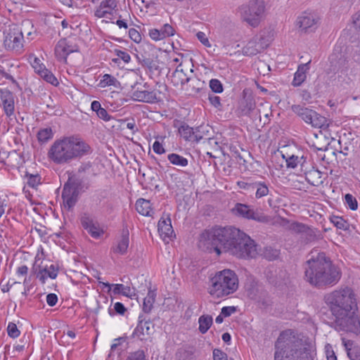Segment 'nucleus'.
Returning a JSON list of instances; mask_svg holds the SVG:
<instances>
[{"mask_svg": "<svg viewBox=\"0 0 360 360\" xmlns=\"http://www.w3.org/2000/svg\"><path fill=\"white\" fill-rule=\"evenodd\" d=\"M81 186V181L79 179H70L65 184L62 192V198L65 207L68 210L72 209L78 200L79 189Z\"/></svg>", "mask_w": 360, "mask_h": 360, "instance_id": "1a4fd4ad", "label": "nucleus"}, {"mask_svg": "<svg viewBox=\"0 0 360 360\" xmlns=\"http://www.w3.org/2000/svg\"><path fill=\"white\" fill-rule=\"evenodd\" d=\"M323 300L335 318L347 314L356 306V296L351 288L345 287L324 295Z\"/></svg>", "mask_w": 360, "mask_h": 360, "instance_id": "39448f33", "label": "nucleus"}, {"mask_svg": "<svg viewBox=\"0 0 360 360\" xmlns=\"http://www.w3.org/2000/svg\"><path fill=\"white\" fill-rule=\"evenodd\" d=\"M213 323V319L210 315H202L198 319L199 331L205 334L210 329Z\"/></svg>", "mask_w": 360, "mask_h": 360, "instance_id": "f704fd0d", "label": "nucleus"}, {"mask_svg": "<svg viewBox=\"0 0 360 360\" xmlns=\"http://www.w3.org/2000/svg\"><path fill=\"white\" fill-rule=\"evenodd\" d=\"M127 311L126 307L121 302H116L114 304V309H109L108 313L110 316H114L115 314L119 315H124V312Z\"/></svg>", "mask_w": 360, "mask_h": 360, "instance_id": "3c124183", "label": "nucleus"}, {"mask_svg": "<svg viewBox=\"0 0 360 360\" xmlns=\"http://www.w3.org/2000/svg\"><path fill=\"white\" fill-rule=\"evenodd\" d=\"M114 52L118 58L112 59L113 62L117 63L119 59H122L126 63H128L130 61L131 57L128 52L119 49H115Z\"/></svg>", "mask_w": 360, "mask_h": 360, "instance_id": "864d4df0", "label": "nucleus"}, {"mask_svg": "<svg viewBox=\"0 0 360 360\" xmlns=\"http://www.w3.org/2000/svg\"><path fill=\"white\" fill-rule=\"evenodd\" d=\"M195 349L193 347H186L180 349L177 352L179 360H191L193 359Z\"/></svg>", "mask_w": 360, "mask_h": 360, "instance_id": "ea45409f", "label": "nucleus"}, {"mask_svg": "<svg viewBox=\"0 0 360 360\" xmlns=\"http://www.w3.org/2000/svg\"><path fill=\"white\" fill-rule=\"evenodd\" d=\"M28 176L27 179V184L31 187H35L37 186L41 180V177L39 175H27Z\"/></svg>", "mask_w": 360, "mask_h": 360, "instance_id": "e2e57ef3", "label": "nucleus"}, {"mask_svg": "<svg viewBox=\"0 0 360 360\" xmlns=\"http://www.w3.org/2000/svg\"><path fill=\"white\" fill-rule=\"evenodd\" d=\"M7 333L8 336L12 338H16L20 335V330L18 329L15 323L10 322L7 327Z\"/></svg>", "mask_w": 360, "mask_h": 360, "instance_id": "13d9d810", "label": "nucleus"}, {"mask_svg": "<svg viewBox=\"0 0 360 360\" xmlns=\"http://www.w3.org/2000/svg\"><path fill=\"white\" fill-rule=\"evenodd\" d=\"M117 79L108 74H105L103 75V79L101 80V84L102 86H116V83H117Z\"/></svg>", "mask_w": 360, "mask_h": 360, "instance_id": "603ef678", "label": "nucleus"}, {"mask_svg": "<svg viewBox=\"0 0 360 360\" xmlns=\"http://www.w3.org/2000/svg\"><path fill=\"white\" fill-rule=\"evenodd\" d=\"M257 181H253L252 179H247L246 181H240L237 182L238 186L240 188L244 189L248 193H254L255 192V185L256 184Z\"/></svg>", "mask_w": 360, "mask_h": 360, "instance_id": "a18cd8bd", "label": "nucleus"}, {"mask_svg": "<svg viewBox=\"0 0 360 360\" xmlns=\"http://www.w3.org/2000/svg\"><path fill=\"white\" fill-rule=\"evenodd\" d=\"M58 273V268L53 264L49 267L40 268L37 274V277L39 279L41 283H45L47 276L55 279Z\"/></svg>", "mask_w": 360, "mask_h": 360, "instance_id": "a878e982", "label": "nucleus"}, {"mask_svg": "<svg viewBox=\"0 0 360 360\" xmlns=\"http://www.w3.org/2000/svg\"><path fill=\"white\" fill-rule=\"evenodd\" d=\"M180 67L181 64L176 68L172 75L171 80L175 86H178L179 85L182 86L184 84L189 82L191 80V78L187 77L183 70L180 69Z\"/></svg>", "mask_w": 360, "mask_h": 360, "instance_id": "c756f323", "label": "nucleus"}, {"mask_svg": "<svg viewBox=\"0 0 360 360\" xmlns=\"http://www.w3.org/2000/svg\"><path fill=\"white\" fill-rule=\"evenodd\" d=\"M37 73L47 82L57 86L58 84V79L53 74L45 68L44 65H39V69L37 70Z\"/></svg>", "mask_w": 360, "mask_h": 360, "instance_id": "72a5a7b5", "label": "nucleus"}, {"mask_svg": "<svg viewBox=\"0 0 360 360\" xmlns=\"http://www.w3.org/2000/svg\"><path fill=\"white\" fill-rule=\"evenodd\" d=\"M208 125H200L194 129V141L198 143L201 139H203L206 133L209 132Z\"/></svg>", "mask_w": 360, "mask_h": 360, "instance_id": "c03bdc74", "label": "nucleus"}, {"mask_svg": "<svg viewBox=\"0 0 360 360\" xmlns=\"http://www.w3.org/2000/svg\"><path fill=\"white\" fill-rule=\"evenodd\" d=\"M129 36L130 39L136 43H139L141 41V36L140 33L134 28L129 29Z\"/></svg>", "mask_w": 360, "mask_h": 360, "instance_id": "69168bd1", "label": "nucleus"}, {"mask_svg": "<svg viewBox=\"0 0 360 360\" xmlns=\"http://www.w3.org/2000/svg\"><path fill=\"white\" fill-rule=\"evenodd\" d=\"M304 269L305 280L317 288L333 286L341 278L339 268L323 252L316 255L311 252V258L305 262Z\"/></svg>", "mask_w": 360, "mask_h": 360, "instance_id": "f03ea898", "label": "nucleus"}, {"mask_svg": "<svg viewBox=\"0 0 360 360\" xmlns=\"http://www.w3.org/2000/svg\"><path fill=\"white\" fill-rule=\"evenodd\" d=\"M167 158L170 163L178 167H185L188 164V161L186 158L176 153L169 154Z\"/></svg>", "mask_w": 360, "mask_h": 360, "instance_id": "58836bf2", "label": "nucleus"}, {"mask_svg": "<svg viewBox=\"0 0 360 360\" xmlns=\"http://www.w3.org/2000/svg\"><path fill=\"white\" fill-rule=\"evenodd\" d=\"M264 10V2L262 0H251L248 4L239 7L243 20L254 27L259 24Z\"/></svg>", "mask_w": 360, "mask_h": 360, "instance_id": "0eeeda50", "label": "nucleus"}, {"mask_svg": "<svg viewBox=\"0 0 360 360\" xmlns=\"http://www.w3.org/2000/svg\"><path fill=\"white\" fill-rule=\"evenodd\" d=\"M213 359L214 360H228L226 354L219 349L213 350Z\"/></svg>", "mask_w": 360, "mask_h": 360, "instance_id": "338daca9", "label": "nucleus"}, {"mask_svg": "<svg viewBox=\"0 0 360 360\" xmlns=\"http://www.w3.org/2000/svg\"><path fill=\"white\" fill-rule=\"evenodd\" d=\"M125 360H148L146 353L143 349H138L129 353Z\"/></svg>", "mask_w": 360, "mask_h": 360, "instance_id": "de8ad7c7", "label": "nucleus"}, {"mask_svg": "<svg viewBox=\"0 0 360 360\" xmlns=\"http://www.w3.org/2000/svg\"><path fill=\"white\" fill-rule=\"evenodd\" d=\"M301 170L305 175L306 181L314 186H319L323 183L322 172L311 165V164L304 160L301 163Z\"/></svg>", "mask_w": 360, "mask_h": 360, "instance_id": "2eb2a0df", "label": "nucleus"}, {"mask_svg": "<svg viewBox=\"0 0 360 360\" xmlns=\"http://www.w3.org/2000/svg\"><path fill=\"white\" fill-rule=\"evenodd\" d=\"M334 321L342 330L353 333L356 335L360 333L359 316L352 310L347 314L335 318Z\"/></svg>", "mask_w": 360, "mask_h": 360, "instance_id": "9d476101", "label": "nucleus"}, {"mask_svg": "<svg viewBox=\"0 0 360 360\" xmlns=\"http://www.w3.org/2000/svg\"><path fill=\"white\" fill-rule=\"evenodd\" d=\"M320 18L313 12H303L296 20V25L302 32L308 33L314 32L319 24Z\"/></svg>", "mask_w": 360, "mask_h": 360, "instance_id": "f8f14e48", "label": "nucleus"}, {"mask_svg": "<svg viewBox=\"0 0 360 360\" xmlns=\"http://www.w3.org/2000/svg\"><path fill=\"white\" fill-rule=\"evenodd\" d=\"M268 46L265 38L255 37L243 48V53L245 56H253L264 51Z\"/></svg>", "mask_w": 360, "mask_h": 360, "instance_id": "6ab92c4d", "label": "nucleus"}, {"mask_svg": "<svg viewBox=\"0 0 360 360\" xmlns=\"http://www.w3.org/2000/svg\"><path fill=\"white\" fill-rule=\"evenodd\" d=\"M274 360H313L311 352L291 329L282 331L275 342Z\"/></svg>", "mask_w": 360, "mask_h": 360, "instance_id": "20e7f679", "label": "nucleus"}, {"mask_svg": "<svg viewBox=\"0 0 360 360\" xmlns=\"http://www.w3.org/2000/svg\"><path fill=\"white\" fill-rule=\"evenodd\" d=\"M155 292L149 290L147 296L143 299V311L145 313H150L155 300Z\"/></svg>", "mask_w": 360, "mask_h": 360, "instance_id": "e433bc0d", "label": "nucleus"}, {"mask_svg": "<svg viewBox=\"0 0 360 360\" xmlns=\"http://www.w3.org/2000/svg\"><path fill=\"white\" fill-rule=\"evenodd\" d=\"M330 221L338 228L342 230L347 229V221L340 217L333 216L330 217Z\"/></svg>", "mask_w": 360, "mask_h": 360, "instance_id": "8fccbe9b", "label": "nucleus"}, {"mask_svg": "<svg viewBox=\"0 0 360 360\" xmlns=\"http://www.w3.org/2000/svg\"><path fill=\"white\" fill-rule=\"evenodd\" d=\"M306 77H307L306 75L301 74V73H299V72H296L295 73V76H294V79H293V81L292 82V84L294 86H299L305 80Z\"/></svg>", "mask_w": 360, "mask_h": 360, "instance_id": "052dcab7", "label": "nucleus"}, {"mask_svg": "<svg viewBox=\"0 0 360 360\" xmlns=\"http://www.w3.org/2000/svg\"><path fill=\"white\" fill-rule=\"evenodd\" d=\"M247 296L255 301L261 302L266 296V292L254 278H249L245 285Z\"/></svg>", "mask_w": 360, "mask_h": 360, "instance_id": "f3484780", "label": "nucleus"}, {"mask_svg": "<svg viewBox=\"0 0 360 360\" xmlns=\"http://www.w3.org/2000/svg\"><path fill=\"white\" fill-rule=\"evenodd\" d=\"M212 285L210 293L217 297L227 296L237 290L238 279L235 272L224 269L217 272L210 280Z\"/></svg>", "mask_w": 360, "mask_h": 360, "instance_id": "423d86ee", "label": "nucleus"}, {"mask_svg": "<svg viewBox=\"0 0 360 360\" xmlns=\"http://www.w3.org/2000/svg\"><path fill=\"white\" fill-rule=\"evenodd\" d=\"M209 84L211 90L214 93L219 94L224 90L221 82L217 79H212Z\"/></svg>", "mask_w": 360, "mask_h": 360, "instance_id": "5fc2aeb1", "label": "nucleus"}, {"mask_svg": "<svg viewBox=\"0 0 360 360\" xmlns=\"http://www.w3.org/2000/svg\"><path fill=\"white\" fill-rule=\"evenodd\" d=\"M233 212L239 217L247 219H252L259 222H268L269 218L262 212L255 210L249 205L242 203H237L232 210Z\"/></svg>", "mask_w": 360, "mask_h": 360, "instance_id": "ddd939ff", "label": "nucleus"}, {"mask_svg": "<svg viewBox=\"0 0 360 360\" xmlns=\"http://www.w3.org/2000/svg\"><path fill=\"white\" fill-rule=\"evenodd\" d=\"M208 99L214 108L220 109L221 108V98L218 96L209 94Z\"/></svg>", "mask_w": 360, "mask_h": 360, "instance_id": "680f3d73", "label": "nucleus"}, {"mask_svg": "<svg viewBox=\"0 0 360 360\" xmlns=\"http://www.w3.org/2000/svg\"><path fill=\"white\" fill-rule=\"evenodd\" d=\"M4 46L8 51L20 53L23 48V31L14 25L4 32Z\"/></svg>", "mask_w": 360, "mask_h": 360, "instance_id": "6e6552de", "label": "nucleus"}, {"mask_svg": "<svg viewBox=\"0 0 360 360\" xmlns=\"http://www.w3.org/2000/svg\"><path fill=\"white\" fill-rule=\"evenodd\" d=\"M139 63L141 64L143 67L148 68L150 71L153 70H157V65L155 61L150 58H148L143 56L141 57H139Z\"/></svg>", "mask_w": 360, "mask_h": 360, "instance_id": "49530a36", "label": "nucleus"}, {"mask_svg": "<svg viewBox=\"0 0 360 360\" xmlns=\"http://www.w3.org/2000/svg\"><path fill=\"white\" fill-rule=\"evenodd\" d=\"M0 101L6 115L8 117L12 115L15 110L13 94L8 89H1Z\"/></svg>", "mask_w": 360, "mask_h": 360, "instance_id": "5701e85b", "label": "nucleus"}, {"mask_svg": "<svg viewBox=\"0 0 360 360\" xmlns=\"http://www.w3.org/2000/svg\"><path fill=\"white\" fill-rule=\"evenodd\" d=\"M210 250L217 255L223 252L238 258H255L259 254L257 245L245 233L232 226H216L206 231L200 236Z\"/></svg>", "mask_w": 360, "mask_h": 360, "instance_id": "f257e3e1", "label": "nucleus"}, {"mask_svg": "<svg viewBox=\"0 0 360 360\" xmlns=\"http://www.w3.org/2000/svg\"><path fill=\"white\" fill-rule=\"evenodd\" d=\"M345 203L352 210H356L358 208V202L355 197L350 193L345 195Z\"/></svg>", "mask_w": 360, "mask_h": 360, "instance_id": "09e8293b", "label": "nucleus"}, {"mask_svg": "<svg viewBox=\"0 0 360 360\" xmlns=\"http://www.w3.org/2000/svg\"><path fill=\"white\" fill-rule=\"evenodd\" d=\"M136 209L137 212L143 216H150L152 210L150 208V202L149 200L140 198L136 202Z\"/></svg>", "mask_w": 360, "mask_h": 360, "instance_id": "473e14b6", "label": "nucleus"}, {"mask_svg": "<svg viewBox=\"0 0 360 360\" xmlns=\"http://www.w3.org/2000/svg\"><path fill=\"white\" fill-rule=\"evenodd\" d=\"M292 111L298 116L305 123H307L308 120L311 114H313L311 108L306 107L302 104H295L291 106Z\"/></svg>", "mask_w": 360, "mask_h": 360, "instance_id": "cd10ccee", "label": "nucleus"}, {"mask_svg": "<svg viewBox=\"0 0 360 360\" xmlns=\"http://www.w3.org/2000/svg\"><path fill=\"white\" fill-rule=\"evenodd\" d=\"M283 157L285 158L287 167L291 168H295L298 164L301 165L302 162L307 160L306 158H304L303 155L299 157L298 155H292L285 157V155H283Z\"/></svg>", "mask_w": 360, "mask_h": 360, "instance_id": "a19ab883", "label": "nucleus"}, {"mask_svg": "<svg viewBox=\"0 0 360 360\" xmlns=\"http://www.w3.org/2000/svg\"><path fill=\"white\" fill-rule=\"evenodd\" d=\"M255 194L256 198L266 196L269 193V184L265 181H257L255 185Z\"/></svg>", "mask_w": 360, "mask_h": 360, "instance_id": "c9c22d12", "label": "nucleus"}, {"mask_svg": "<svg viewBox=\"0 0 360 360\" xmlns=\"http://www.w3.org/2000/svg\"><path fill=\"white\" fill-rule=\"evenodd\" d=\"M91 153V147L82 138L70 136L56 140L49 150L48 157L57 165H65Z\"/></svg>", "mask_w": 360, "mask_h": 360, "instance_id": "7ed1b4c3", "label": "nucleus"}, {"mask_svg": "<svg viewBox=\"0 0 360 360\" xmlns=\"http://www.w3.org/2000/svg\"><path fill=\"white\" fill-rule=\"evenodd\" d=\"M93 165L91 162H82L80 166L78 168V174H90L93 171Z\"/></svg>", "mask_w": 360, "mask_h": 360, "instance_id": "4d7b16f0", "label": "nucleus"}, {"mask_svg": "<svg viewBox=\"0 0 360 360\" xmlns=\"http://www.w3.org/2000/svg\"><path fill=\"white\" fill-rule=\"evenodd\" d=\"M105 287H108V290H110L111 288L113 287L112 292L115 295L121 294L124 296L131 297L134 293V291L129 286H125L123 284H110L109 283L100 282Z\"/></svg>", "mask_w": 360, "mask_h": 360, "instance_id": "bb28decb", "label": "nucleus"}, {"mask_svg": "<svg viewBox=\"0 0 360 360\" xmlns=\"http://www.w3.org/2000/svg\"><path fill=\"white\" fill-rule=\"evenodd\" d=\"M77 51V47L66 38L60 39L55 47V55L58 60L67 62V57L71 53Z\"/></svg>", "mask_w": 360, "mask_h": 360, "instance_id": "a211bd4d", "label": "nucleus"}, {"mask_svg": "<svg viewBox=\"0 0 360 360\" xmlns=\"http://www.w3.org/2000/svg\"><path fill=\"white\" fill-rule=\"evenodd\" d=\"M148 34L150 37L155 41H159L164 39L162 35L161 30L151 29L149 30Z\"/></svg>", "mask_w": 360, "mask_h": 360, "instance_id": "0e129e2a", "label": "nucleus"}, {"mask_svg": "<svg viewBox=\"0 0 360 360\" xmlns=\"http://www.w3.org/2000/svg\"><path fill=\"white\" fill-rule=\"evenodd\" d=\"M189 82H191L190 86L191 87V91L194 94H199L206 89L205 82L199 79L191 78Z\"/></svg>", "mask_w": 360, "mask_h": 360, "instance_id": "37998d69", "label": "nucleus"}, {"mask_svg": "<svg viewBox=\"0 0 360 360\" xmlns=\"http://www.w3.org/2000/svg\"><path fill=\"white\" fill-rule=\"evenodd\" d=\"M154 333V324L143 314L139 316V323L133 332V337L141 341L146 340Z\"/></svg>", "mask_w": 360, "mask_h": 360, "instance_id": "4468645a", "label": "nucleus"}, {"mask_svg": "<svg viewBox=\"0 0 360 360\" xmlns=\"http://www.w3.org/2000/svg\"><path fill=\"white\" fill-rule=\"evenodd\" d=\"M290 229L296 233L301 234L302 238L306 243L314 241L319 237V235H317L319 231L316 229L309 227L302 223L293 222L290 225Z\"/></svg>", "mask_w": 360, "mask_h": 360, "instance_id": "dca6fc26", "label": "nucleus"}, {"mask_svg": "<svg viewBox=\"0 0 360 360\" xmlns=\"http://www.w3.org/2000/svg\"><path fill=\"white\" fill-rule=\"evenodd\" d=\"M179 132L181 137L186 141H194V128L184 123L179 128Z\"/></svg>", "mask_w": 360, "mask_h": 360, "instance_id": "4c0bfd02", "label": "nucleus"}, {"mask_svg": "<svg viewBox=\"0 0 360 360\" xmlns=\"http://www.w3.org/2000/svg\"><path fill=\"white\" fill-rule=\"evenodd\" d=\"M131 98L136 101L148 103H156L160 101L156 91L146 89H139V87L132 91Z\"/></svg>", "mask_w": 360, "mask_h": 360, "instance_id": "412c9836", "label": "nucleus"}, {"mask_svg": "<svg viewBox=\"0 0 360 360\" xmlns=\"http://www.w3.org/2000/svg\"><path fill=\"white\" fill-rule=\"evenodd\" d=\"M268 282L281 290L288 287L290 283V277L285 269L270 267L266 271Z\"/></svg>", "mask_w": 360, "mask_h": 360, "instance_id": "9b49d317", "label": "nucleus"}, {"mask_svg": "<svg viewBox=\"0 0 360 360\" xmlns=\"http://www.w3.org/2000/svg\"><path fill=\"white\" fill-rule=\"evenodd\" d=\"M255 102L252 97H244L239 103L238 113L240 116L257 115L259 110L255 108Z\"/></svg>", "mask_w": 360, "mask_h": 360, "instance_id": "4be33fe9", "label": "nucleus"}, {"mask_svg": "<svg viewBox=\"0 0 360 360\" xmlns=\"http://www.w3.org/2000/svg\"><path fill=\"white\" fill-rule=\"evenodd\" d=\"M20 29H22L23 31V35L26 34L27 37L30 36L32 34L33 24L29 20H25L22 22L21 27H19Z\"/></svg>", "mask_w": 360, "mask_h": 360, "instance_id": "6e6d98bb", "label": "nucleus"}, {"mask_svg": "<svg viewBox=\"0 0 360 360\" xmlns=\"http://www.w3.org/2000/svg\"><path fill=\"white\" fill-rule=\"evenodd\" d=\"M307 124H310L314 128H324L328 125L327 124L326 118L319 114L315 110H313V114L311 113L309 116Z\"/></svg>", "mask_w": 360, "mask_h": 360, "instance_id": "7c9ffc66", "label": "nucleus"}, {"mask_svg": "<svg viewBox=\"0 0 360 360\" xmlns=\"http://www.w3.org/2000/svg\"><path fill=\"white\" fill-rule=\"evenodd\" d=\"M158 231L160 235L165 237H172L174 230L171 224V219L168 216L167 218H161L158 222Z\"/></svg>", "mask_w": 360, "mask_h": 360, "instance_id": "c85d7f7f", "label": "nucleus"}, {"mask_svg": "<svg viewBox=\"0 0 360 360\" xmlns=\"http://www.w3.org/2000/svg\"><path fill=\"white\" fill-rule=\"evenodd\" d=\"M117 0H103L94 11V16L98 18L112 19L111 15L117 11Z\"/></svg>", "mask_w": 360, "mask_h": 360, "instance_id": "aec40b11", "label": "nucleus"}, {"mask_svg": "<svg viewBox=\"0 0 360 360\" xmlns=\"http://www.w3.org/2000/svg\"><path fill=\"white\" fill-rule=\"evenodd\" d=\"M129 233L126 231L122 233L120 240L118 242L117 245L112 248V251L120 255L126 254L129 247Z\"/></svg>", "mask_w": 360, "mask_h": 360, "instance_id": "2f4dec72", "label": "nucleus"}, {"mask_svg": "<svg viewBox=\"0 0 360 360\" xmlns=\"http://www.w3.org/2000/svg\"><path fill=\"white\" fill-rule=\"evenodd\" d=\"M83 228L94 238H99L103 231L99 227L98 223L95 222L90 217L84 215L81 219Z\"/></svg>", "mask_w": 360, "mask_h": 360, "instance_id": "b1692460", "label": "nucleus"}, {"mask_svg": "<svg viewBox=\"0 0 360 360\" xmlns=\"http://www.w3.org/2000/svg\"><path fill=\"white\" fill-rule=\"evenodd\" d=\"M342 343L350 360H360V345L345 339H342Z\"/></svg>", "mask_w": 360, "mask_h": 360, "instance_id": "393cba45", "label": "nucleus"}, {"mask_svg": "<svg viewBox=\"0 0 360 360\" xmlns=\"http://www.w3.org/2000/svg\"><path fill=\"white\" fill-rule=\"evenodd\" d=\"M161 32H162V35L163 36V38H166V37H171V36H173L174 34V32H175V30L172 27V25H170L169 24H165L162 27H161Z\"/></svg>", "mask_w": 360, "mask_h": 360, "instance_id": "bf43d9fd", "label": "nucleus"}, {"mask_svg": "<svg viewBox=\"0 0 360 360\" xmlns=\"http://www.w3.org/2000/svg\"><path fill=\"white\" fill-rule=\"evenodd\" d=\"M196 37L205 46L210 47L211 44L206 36V34L202 32H198L196 34Z\"/></svg>", "mask_w": 360, "mask_h": 360, "instance_id": "774afa93", "label": "nucleus"}, {"mask_svg": "<svg viewBox=\"0 0 360 360\" xmlns=\"http://www.w3.org/2000/svg\"><path fill=\"white\" fill-rule=\"evenodd\" d=\"M53 133L51 127L40 129L37 133V138L39 142L45 143L51 139Z\"/></svg>", "mask_w": 360, "mask_h": 360, "instance_id": "79ce46f5", "label": "nucleus"}]
</instances>
